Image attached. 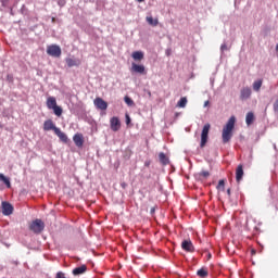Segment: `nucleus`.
<instances>
[{"label":"nucleus","instance_id":"f257e3e1","mask_svg":"<svg viewBox=\"0 0 278 278\" xmlns=\"http://www.w3.org/2000/svg\"><path fill=\"white\" fill-rule=\"evenodd\" d=\"M236 128V116H231L222 130L223 144H227L233 138V129Z\"/></svg>","mask_w":278,"mask_h":278},{"label":"nucleus","instance_id":"f03ea898","mask_svg":"<svg viewBox=\"0 0 278 278\" xmlns=\"http://www.w3.org/2000/svg\"><path fill=\"white\" fill-rule=\"evenodd\" d=\"M29 230L34 233H42V231H45V222H42V219H35L30 223Z\"/></svg>","mask_w":278,"mask_h":278},{"label":"nucleus","instance_id":"7ed1b4c3","mask_svg":"<svg viewBox=\"0 0 278 278\" xmlns=\"http://www.w3.org/2000/svg\"><path fill=\"white\" fill-rule=\"evenodd\" d=\"M211 127H212V125H210V124H205L203 126V129H202V132H201V142H200L201 149H203V147H205V144H207V138L210 136Z\"/></svg>","mask_w":278,"mask_h":278},{"label":"nucleus","instance_id":"20e7f679","mask_svg":"<svg viewBox=\"0 0 278 278\" xmlns=\"http://www.w3.org/2000/svg\"><path fill=\"white\" fill-rule=\"evenodd\" d=\"M47 53L51 58H60L62 55V48L58 45H50L47 47Z\"/></svg>","mask_w":278,"mask_h":278},{"label":"nucleus","instance_id":"39448f33","mask_svg":"<svg viewBox=\"0 0 278 278\" xmlns=\"http://www.w3.org/2000/svg\"><path fill=\"white\" fill-rule=\"evenodd\" d=\"M1 207L2 214L4 216H11V214H13L14 212V206H12V204H10L9 202H2Z\"/></svg>","mask_w":278,"mask_h":278},{"label":"nucleus","instance_id":"423d86ee","mask_svg":"<svg viewBox=\"0 0 278 278\" xmlns=\"http://www.w3.org/2000/svg\"><path fill=\"white\" fill-rule=\"evenodd\" d=\"M251 94H252L251 87H243L240 90V100L247 101V100L251 99Z\"/></svg>","mask_w":278,"mask_h":278},{"label":"nucleus","instance_id":"0eeeda50","mask_svg":"<svg viewBox=\"0 0 278 278\" xmlns=\"http://www.w3.org/2000/svg\"><path fill=\"white\" fill-rule=\"evenodd\" d=\"M73 142L78 149H81L84 147V135L81 132L75 134L73 136Z\"/></svg>","mask_w":278,"mask_h":278},{"label":"nucleus","instance_id":"6e6552de","mask_svg":"<svg viewBox=\"0 0 278 278\" xmlns=\"http://www.w3.org/2000/svg\"><path fill=\"white\" fill-rule=\"evenodd\" d=\"M182 251H187V253H194V244H192L191 240H184L181 242Z\"/></svg>","mask_w":278,"mask_h":278},{"label":"nucleus","instance_id":"1a4fd4ad","mask_svg":"<svg viewBox=\"0 0 278 278\" xmlns=\"http://www.w3.org/2000/svg\"><path fill=\"white\" fill-rule=\"evenodd\" d=\"M59 129L55 124L53 123V119H47L43 123V131H56Z\"/></svg>","mask_w":278,"mask_h":278},{"label":"nucleus","instance_id":"9d476101","mask_svg":"<svg viewBox=\"0 0 278 278\" xmlns=\"http://www.w3.org/2000/svg\"><path fill=\"white\" fill-rule=\"evenodd\" d=\"M131 73H138L139 75H147V70L144 65H138L136 63L131 64Z\"/></svg>","mask_w":278,"mask_h":278},{"label":"nucleus","instance_id":"9b49d317","mask_svg":"<svg viewBox=\"0 0 278 278\" xmlns=\"http://www.w3.org/2000/svg\"><path fill=\"white\" fill-rule=\"evenodd\" d=\"M93 105L98 110H108V102H105V100H103L102 98H96L93 100Z\"/></svg>","mask_w":278,"mask_h":278},{"label":"nucleus","instance_id":"f8f14e48","mask_svg":"<svg viewBox=\"0 0 278 278\" xmlns=\"http://www.w3.org/2000/svg\"><path fill=\"white\" fill-rule=\"evenodd\" d=\"M242 177H244V166L239 164L236 168V181L240 184L242 181Z\"/></svg>","mask_w":278,"mask_h":278},{"label":"nucleus","instance_id":"ddd939ff","mask_svg":"<svg viewBox=\"0 0 278 278\" xmlns=\"http://www.w3.org/2000/svg\"><path fill=\"white\" fill-rule=\"evenodd\" d=\"M110 125H111L112 131H118L121 129V119L114 116L110 119Z\"/></svg>","mask_w":278,"mask_h":278},{"label":"nucleus","instance_id":"4468645a","mask_svg":"<svg viewBox=\"0 0 278 278\" xmlns=\"http://www.w3.org/2000/svg\"><path fill=\"white\" fill-rule=\"evenodd\" d=\"M88 270V266L81 265L73 269L72 274L74 277H79V275H84Z\"/></svg>","mask_w":278,"mask_h":278},{"label":"nucleus","instance_id":"2eb2a0df","mask_svg":"<svg viewBox=\"0 0 278 278\" xmlns=\"http://www.w3.org/2000/svg\"><path fill=\"white\" fill-rule=\"evenodd\" d=\"M65 62H66L68 68H73V66H79L81 64V61L79 59L66 58Z\"/></svg>","mask_w":278,"mask_h":278},{"label":"nucleus","instance_id":"dca6fc26","mask_svg":"<svg viewBox=\"0 0 278 278\" xmlns=\"http://www.w3.org/2000/svg\"><path fill=\"white\" fill-rule=\"evenodd\" d=\"M46 105L48 110H53L58 105V100H55V97H48Z\"/></svg>","mask_w":278,"mask_h":278},{"label":"nucleus","instance_id":"f3484780","mask_svg":"<svg viewBox=\"0 0 278 278\" xmlns=\"http://www.w3.org/2000/svg\"><path fill=\"white\" fill-rule=\"evenodd\" d=\"M131 58L135 60V62H142V60H144V52L135 51L132 52Z\"/></svg>","mask_w":278,"mask_h":278},{"label":"nucleus","instance_id":"a211bd4d","mask_svg":"<svg viewBox=\"0 0 278 278\" xmlns=\"http://www.w3.org/2000/svg\"><path fill=\"white\" fill-rule=\"evenodd\" d=\"M55 136H58V138L61 140V142H64L66 144V142H68V136H66L62 129H56V131L54 132Z\"/></svg>","mask_w":278,"mask_h":278},{"label":"nucleus","instance_id":"6ab92c4d","mask_svg":"<svg viewBox=\"0 0 278 278\" xmlns=\"http://www.w3.org/2000/svg\"><path fill=\"white\" fill-rule=\"evenodd\" d=\"M159 160H160L161 164H163V166H167V164L170 163V161L168 160V156H166V154L164 152H161L159 154Z\"/></svg>","mask_w":278,"mask_h":278},{"label":"nucleus","instance_id":"aec40b11","mask_svg":"<svg viewBox=\"0 0 278 278\" xmlns=\"http://www.w3.org/2000/svg\"><path fill=\"white\" fill-rule=\"evenodd\" d=\"M262 84H264V80L262 79L255 80L252 85L253 90L255 92H260V90L262 89Z\"/></svg>","mask_w":278,"mask_h":278},{"label":"nucleus","instance_id":"412c9836","mask_svg":"<svg viewBox=\"0 0 278 278\" xmlns=\"http://www.w3.org/2000/svg\"><path fill=\"white\" fill-rule=\"evenodd\" d=\"M253 121H255V114H253V112H249L245 116L247 125H253Z\"/></svg>","mask_w":278,"mask_h":278},{"label":"nucleus","instance_id":"4be33fe9","mask_svg":"<svg viewBox=\"0 0 278 278\" xmlns=\"http://www.w3.org/2000/svg\"><path fill=\"white\" fill-rule=\"evenodd\" d=\"M0 181L4 182L7 188H12V182H10V178L5 177V175L0 173Z\"/></svg>","mask_w":278,"mask_h":278},{"label":"nucleus","instance_id":"5701e85b","mask_svg":"<svg viewBox=\"0 0 278 278\" xmlns=\"http://www.w3.org/2000/svg\"><path fill=\"white\" fill-rule=\"evenodd\" d=\"M146 21H147V23L149 24V25H152V27H157V25H159V21H157V18H153V16H148L147 18H146Z\"/></svg>","mask_w":278,"mask_h":278},{"label":"nucleus","instance_id":"b1692460","mask_svg":"<svg viewBox=\"0 0 278 278\" xmlns=\"http://www.w3.org/2000/svg\"><path fill=\"white\" fill-rule=\"evenodd\" d=\"M186 105H188V98L187 97L180 98V100L177 103V108H186Z\"/></svg>","mask_w":278,"mask_h":278},{"label":"nucleus","instance_id":"393cba45","mask_svg":"<svg viewBox=\"0 0 278 278\" xmlns=\"http://www.w3.org/2000/svg\"><path fill=\"white\" fill-rule=\"evenodd\" d=\"M197 275H198V277L205 278V277H207L208 273H207V269L201 268V269H199V270L197 271Z\"/></svg>","mask_w":278,"mask_h":278},{"label":"nucleus","instance_id":"a878e982","mask_svg":"<svg viewBox=\"0 0 278 278\" xmlns=\"http://www.w3.org/2000/svg\"><path fill=\"white\" fill-rule=\"evenodd\" d=\"M53 112H54V114H55V116H62V109H61V106H54L53 109Z\"/></svg>","mask_w":278,"mask_h":278},{"label":"nucleus","instance_id":"bb28decb","mask_svg":"<svg viewBox=\"0 0 278 278\" xmlns=\"http://www.w3.org/2000/svg\"><path fill=\"white\" fill-rule=\"evenodd\" d=\"M124 101H125V104L129 105L130 108L134 105V100H131V98L127 96L124 98Z\"/></svg>","mask_w":278,"mask_h":278},{"label":"nucleus","instance_id":"cd10ccee","mask_svg":"<svg viewBox=\"0 0 278 278\" xmlns=\"http://www.w3.org/2000/svg\"><path fill=\"white\" fill-rule=\"evenodd\" d=\"M225 190V180H219L217 185V190Z\"/></svg>","mask_w":278,"mask_h":278},{"label":"nucleus","instance_id":"c85d7f7f","mask_svg":"<svg viewBox=\"0 0 278 278\" xmlns=\"http://www.w3.org/2000/svg\"><path fill=\"white\" fill-rule=\"evenodd\" d=\"M200 177H203L204 179H207V177H210V172H207V170H202V172L200 173Z\"/></svg>","mask_w":278,"mask_h":278},{"label":"nucleus","instance_id":"c756f323","mask_svg":"<svg viewBox=\"0 0 278 278\" xmlns=\"http://www.w3.org/2000/svg\"><path fill=\"white\" fill-rule=\"evenodd\" d=\"M58 5H60V8H64V5H66V0H58Z\"/></svg>","mask_w":278,"mask_h":278},{"label":"nucleus","instance_id":"7c9ffc66","mask_svg":"<svg viewBox=\"0 0 278 278\" xmlns=\"http://www.w3.org/2000/svg\"><path fill=\"white\" fill-rule=\"evenodd\" d=\"M55 278H66V276L64 275V273L58 271Z\"/></svg>","mask_w":278,"mask_h":278},{"label":"nucleus","instance_id":"2f4dec72","mask_svg":"<svg viewBox=\"0 0 278 278\" xmlns=\"http://www.w3.org/2000/svg\"><path fill=\"white\" fill-rule=\"evenodd\" d=\"M274 112H278V99L274 103Z\"/></svg>","mask_w":278,"mask_h":278},{"label":"nucleus","instance_id":"473e14b6","mask_svg":"<svg viewBox=\"0 0 278 278\" xmlns=\"http://www.w3.org/2000/svg\"><path fill=\"white\" fill-rule=\"evenodd\" d=\"M220 51H227V43L220 46Z\"/></svg>","mask_w":278,"mask_h":278},{"label":"nucleus","instance_id":"72a5a7b5","mask_svg":"<svg viewBox=\"0 0 278 278\" xmlns=\"http://www.w3.org/2000/svg\"><path fill=\"white\" fill-rule=\"evenodd\" d=\"M126 123H127V125H129V123H131V118H129V115H126Z\"/></svg>","mask_w":278,"mask_h":278},{"label":"nucleus","instance_id":"f704fd0d","mask_svg":"<svg viewBox=\"0 0 278 278\" xmlns=\"http://www.w3.org/2000/svg\"><path fill=\"white\" fill-rule=\"evenodd\" d=\"M228 197H231V189H227Z\"/></svg>","mask_w":278,"mask_h":278},{"label":"nucleus","instance_id":"c9c22d12","mask_svg":"<svg viewBox=\"0 0 278 278\" xmlns=\"http://www.w3.org/2000/svg\"><path fill=\"white\" fill-rule=\"evenodd\" d=\"M207 105H210V101L204 102V108H207Z\"/></svg>","mask_w":278,"mask_h":278},{"label":"nucleus","instance_id":"e433bc0d","mask_svg":"<svg viewBox=\"0 0 278 278\" xmlns=\"http://www.w3.org/2000/svg\"><path fill=\"white\" fill-rule=\"evenodd\" d=\"M155 213V207H152L151 208V214H154Z\"/></svg>","mask_w":278,"mask_h":278},{"label":"nucleus","instance_id":"4c0bfd02","mask_svg":"<svg viewBox=\"0 0 278 278\" xmlns=\"http://www.w3.org/2000/svg\"><path fill=\"white\" fill-rule=\"evenodd\" d=\"M52 23H55V17H52Z\"/></svg>","mask_w":278,"mask_h":278},{"label":"nucleus","instance_id":"58836bf2","mask_svg":"<svg viewBox=\"0 0 278 278\" xmlns=\"http://www.w3.org/2000/svg\"><path fill=\"white\" fill-rule=\"evenodd\" d=\"M146 166H149V163H146Z\"/></svg>","mask_w":278,"mask_h":278},{"label":"nucleus","instance_id":"ea45409f","mask_svg":"<svg viewBox=\"0 0 278 278\" xmlns=\"http://www.w3.org/2000/svg\"><path fill=\"white\" fill-rule=\"evenodd\" d=\"M151 97V92L148 93Z\"/></svg>","mask_w":278,"mask_h":278}]
</instances>
